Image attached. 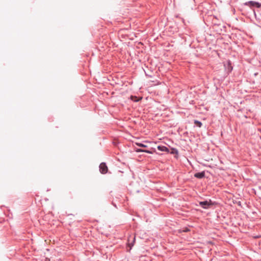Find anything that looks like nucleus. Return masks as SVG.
<instances>
[{
    "label": "nucleus",
    "instance_id": "1",
    "mask_svg": "<svg viewBox=\"0 0 261 261\" xmlns=\"http://www.w3.org/2000/svg\"><path fill=\"white\" fill-rule=\"evenodd\" d=\"M214 204V202H213L211 200H209V201L205 200L199 202V205L204 209H208Z\"/></svg>",
    "mask_w": 261,
    "mask_h": 261
},
{
    "label": "nucleus",
    "instance_id": "2",
    "mask_svg": "<svg viewBox=\"0 0 261 261\" xmlns=\"http://www.w3.org/2000/svg\"><path fill=\"white\" fill-rule=\"evenodd\" d=\"M244 5L249 6L251 9L254 8H260L261 7V3L252 1L246 2Z\"/></svg>",
    "mask_w": 261,
    "mask_h": 261
},
{
    "label": "nucleus",
    "instance_id": "3",
    "mask_svg": "<svg viewBox=\"0 0 261 261\" xmlns=\"http://www.w3.org/2000/svg\"><path fill=\"white\" fill-rule=\"evenodd\" d=\"M99 171L101 174H105L108 172V168L106 165V164L104 162L101 163L99 165Z\"/></svg>",
    "mask_w": 261,
    "mask_h": 261
},
{
    "label": "nucleus",
    "instance_id": "4",
    "mask_svg": "<svg viewBox=\"0 0 261 261\" xmlns=\"http://www.w3.org/2000/svg\"><path fill=\"white\" fill-rule=\"evenodd\" d=\"M224 66L227 73L231 72L233 69V67L230 60H228L226 63L224 64Z\"/></svg>",
    "mask_w": 261,
    "mask_h": 261
},
{
    "label": "nucleus",
    "instance_id": "5",
    "mask_svg": "<svg viewBox=\"0 0 261 261\" xmlns=\"http://www.w3.org/2000/svg\"><path fill=\"white\" fill-rule=\"evenodd\" d=\"M135 237L130 236L128 239V246L129 247V251L131 250L135 242Z\"/></svg>",
    "mask_w": 261,
    "mask_h": 261
},
{
    "label": "nucleus",
    "instance_id": "6",
    "mask_svg": "<svg viewBox=\"0 0 261 261\" xmlns=\"http://www.w3.org/2000/svg\"><path fill=\"white\" fill-rule=\"evenodd\" d=\"M194 177L199 179H201L205 177V172H197L195 173Z\"/></svg>",
    "mask_w": 261,
    "mask_h": 261
},
{
    "label": "nucleus",
    "instance_id": "7",
    "mask_svg": "<svg viewBox=\"0 0 261 261\" xmlns=\"http://www.w3.org/2000/svg\"><path fill=\"white\" fill-rule=\"evenodd\" d=\"M157 148H158V150H159L161 151H165V152H170L169 149L165 146L159 145L158 146Z\"/></svg>",
    "mask_w": 261,
    "mask_h": 261
},
{
    "label": "nucleus",
    "instance_id": "8",
    "mask_svg": "<svg viewBox=\"0 0 261 261\" xmlns=\"http://www.w3.org/2000/svg\"><path fill=\"white\" fill-rule=\"evenodd\" d=\"M172 154H175L176 156L175 157L176 158H177L178 157V151L176 148H171V151L169 152Z\"/></svg>",
    "mask_w": 261,
    "mask_h": 261
},
{
    "label": "nucleus",
    "instance_id": "9",
    "mask_svg": "<svg viewBox=\"0 0 261 261\" xmlns=\"http://www.w3.org/2000/svg\"><path fill=\"white\" fill-rule=\"evenodd\" d=\"M130 99L135 102H138L142 99V97H138L136 96L132 95Z\"/></svg>",
    "mask_w": 261,
    "mask_h": 261
},
{
    "label": "nucleus",
    "instance_id": "10",
    "mask_svg": "<svg viewBox=\"0 0 261 261\" xmlns=\"http://www.w3.org/2000/svg\"><path fill=\"white\" fill-rule=\"evenodd\" d=\"M194 123L195 125H196L197 126L199 127H201L202 125V123L197 120H194Z\"/></svg>",
    "mask_w": 261,
    "mask_h": 261
},
{
    "label": "nucleus",
    "instance_id": "11",
    "mask_svg": "<svg viewBox=\"0 0 261 261\" xmlns=\"http://www.w3.org/2000/svg\"><path fill=\"white\" fill-rule=\"evenodd\" d=\"M136 151L137 152H147V153H152V152L149 151V150H143V149H138Z\"/></svg>",
    "mask_w": 261,
    "mask_h": 261
},
{
    "label": "nucleus",
    "instance_id": "12",
    "mask_svg": "<svg viewBox=\"0 0 261 261\" xmlns=\"http://www.w3.org/2000/svg\"><path fill=\"white\" fill-rule=\"evenodd\" d=\"M190 231V229L188 227H184L181 230H180V232H188Z\"/></svg>",
    "mask_w": 261,
    "mask_h": 261
},
{
    "label": "nucleus",
    "instance_id": "13",
    "mask_svg": "<svg viewBox=\"0 0 261 261\" xmlns=\"http://www.w3.org/2000/svg\"><path fill=\"white\" fill-rule=\"evenodd\" d=\"M136 145L138 146H139V147H146L147 146L146 145H144V144H142V143H136Z\"/></svg>",
    "mask_w": 261,
    "mask_h": 261
},
{
    "label": "nucleus",
    "instance_id": "14",
    "mask_svg": "<svg viewBox=\"0 0 261 261\" xmlns=\"http://www.w3.org/2000/svg\"><path fill=\"white\" fill-rule=\"evenodd\" d=\"M145 74L146 76L149 77H151L152 76L151 75H149V74H147L146 72H145Z\"/></svg>",
    "mask_w": 261,
    "mask_h": 261
}]
</instances>
